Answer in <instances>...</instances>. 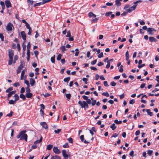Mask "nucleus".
I'll list each match as a JSON object with an SVG mask.
<instances>
[{
  "label": "nucleus",
  "mask_w": 159,
  "mask_h": 159,
  "mask_svg": "<svg viewBox=\"0 0 159 159\" xmlns=\"http://www.w3.org/2000/svg\"><path fill=\"white\" fill-rule=\"evenodd\" d=\"M8 56L9 58L8 65H10L12 64L14 56V51L12 49H10L8 50Z\"/></svg>",
  "instance_id": "obj_1"
},
{
  "label": "nucleus",
  "mask_w": 159,
  "mask_h": 159,
  "mask_svg": "<svg viewBox=\"0 0 159 159\" xmlns=\"http://www.w3.org/2000/svg\"><path fill=\"white\" fill-rule=\"evenodd\" d=\"M78 104L82 108L84 109H87L88 108V105L87 102L84 101H79L78 102Z\"/></svg>",
  "instance_id": "obj_2"
},
{
  "label": "nucleus",
  "mask_w": 159,
  "mask_h": 159,
  "mask_svg": "<svg viewBox=\"0 0 159 159\" xmlns=\"http://www.w3.org/2000/svg\"><path fill=\"white\" fill-rule=\"evenodd\" d=\"M14 97L15 98L14 100H11L9 101V103L10 104H15L16 103V101L18 100L19 99L18 95L16 94H15Z\"/></svg>",
  "instance_id": "obj_3"
},
{
  "label": "nucleus",
  "mask_w": 159,
  "mask_h": 159,
  "mask_svg": "<svg viewBox=\"0 0 159 159\" xmlns=\"http://www.w3.org/2000/svg\"><path fill=\"white\" fill-rule=\"evenodd\" d=\"M24 131V133H22V135L21 136V137L20 138V140H25L26 141H27V135L25 133L26 132V130H23Z\"/></svg>",
  "instance_id": "obj_4"
},
{
  "label": "nucleus",
  "mask_w": 159,
  "mask_h": 159,
  "mask_svg": "<svg viewBox=\"0 0 159 159\" xmlns=\"http://www.w3.org/2000/svg\"><path fill=\"white\" fill-rule=\"evenodd\" d=\"M12 27L14 28L13 24L11 22H9L7 25L6 29L8 31H11L12 30Z\"/></svg>",
  "instance_id": "obj_5"
},
{
  "label": "nucleus",
  "mask_w": 159,
  "mask_h": 159,
  "mask_svg": "<svg viewBox=\"0 0 159 159\" xmlns=\"http://www.w3.org/2000/svg\"><path fill=\"white\" fill-rule=\"evenodd\" d=\"M53 152L57 154H59L61 153L60 150L58 149L57 147H54L53 148Z\"/></svg>",
  "instance_id": "obj_6"
},
{
  "label": "nucleus",
  "mask_w": 159,
  "mask_h": 159,
  "mask_svg": "<svg viewBox=\"0 0 159 159\" xmlns=\"http://www.w3.org/2000/svg\"><path fill=\"white\" fill-rule=\"evenodd\" d=\"M21 35L23 39L24 40V43H25L26 40V36L24 31H22L21 32Z\"/></svg>",
  "instance_id": "obj_7"
},
{
  "label": "nucleus",
  "mask_w": 159,
  "mask_h": 159,
  "mask_svg": "<svg viewBox=\"0 0 159 159\" xmlns=\"http://www.w3.org/2000/svg\"><path fill=\"white\" fill-rule=\"evenodd\" d=\"M80 138L82 142H83L86 144L89 143V142L86 141V140H84V135H81L80 136Z\"/></svg>",
  "instance_id": "obj_8"
},
{
  "label": "nucleus",
  "mask_w": 159,
  "mask_h": 159,
  "mask_svg": "<svg viewBox=\"0 0 159 159\" xmlns=\"http://www.w3.org/2000/svg\"><path fill=\"white\" fill-rule=\"evenodd\" d=\"M5 3L6 7L7 8H9L11 7V4L10 2V1L9 0H6L5 1Z\"/></svg>",
  "instance_id": "obj_9"
},
{
  "label": "nucleus",
  "mask_w": 159,
  "mask_h": 159,
  "mask_svg": "<svg viewBox=\"0 0 159 159\" xmlns=\"http://www.w3.org/2000/svg\"><path fill=\"white\" fill-rule=\"evenodd\" d=\"M137 6L136 5L134 4V5L132 7H130L129 9L128 10V12H130L136 9V7Z\"/></svg>",
  "instance_id": "obj_10"
},
{
  "label": "nucleus",
  "mask_w": 159,
  "mask_h": 159,
  "mask_svg": "<svg viewBox=\"0 0 159 159\" xmlns=\"http://www.w3.org/2000/svg\"><path fill=\"white\" fill-rule=\"evenodd\" d=\"M16 92V90L10 92L7 95V99L8 100L9 98L13 94H15Z\"/></svg>",
  "instance_id": "obj_11"
},
{
  "label": "nucleus",
  "mask_w": 159,
  "mask_h": 159,
  "mask_svg": "<svg viewBox=\"0 0 159 159\" xmlns=\"http://www.w3.org/2000/svg\"><path fill=\"white\" fill-rule=\"evenodd\" d=\"M40 125L45 129H48V125L45 122H41L40 123Z\"/></svg>",
  "instance_id": "obj_12"
},
{
  "label": "nucleus",
  "mask_w": 159,
  "mask_h": 159,
  "mask_svg": "<svg viewBox=\"0 0 159 159\" xmlns=\"http://www.w3.org/2000/svg\"><path fill=\"white\" fill-rule=\"evenodd\" d=\"M62 154L64 157L65 158H66L68 157V155L66 153V151L65 149L62 151Z\"/></svg>",
  "instance_id": "obj_13"
},
{
  "label": "nucleus",
  "mask_w": 159,
  "mask_h": 159,
  "mask_svg": "<svg viewBox=\"0 0 159 159\" xmlns=\"http://www.w3.org/2000/svg\"><path fill=\"white\" fill-rule=\"evenodd\" d=\"M30 83L31 86H34L35 83V80L32 78H30Z\"/></svg>",
  "instance_id": "obj_14"
},
{
  "label": "nucleus",
  "mask_w": 159,
  "mask_h": 159,
  "mask_svg": "<svg viewBox=\"0 0 159 159\" xmlns=\"http://www.w3.org/2000/svg\"><path fill=\"white\" fill-rule=\"evenodd\" d=\"M122 0H116L115 1V5L119 7L121 5V3L120 1H121Z\"/></svg>",
  "instance_id": "obj_15"
},
{
  "label": "nucleus",
  "mask_w": 159,
  "mask_h": 159,
  "mask_svg": "<svg viewBox=\"0 0 159 159\" xmlns=\"http://www.w3.org/2000/svg\"><path fill=\"white\" fill-rule=\"evenodd\" d=\"M26 70V69H24L22 71L21 73V75L20 77V80H23V77L25 75V73Z\"/></svg>",
  "instance_id": "obj_16"
},
{
  "label": "nucleus",
  "mask_w": 159,
  "mask_h": 159,
  "mask_svg": "<svg viewBox=\"0 0 159 159\" xmlns=\"http://www.w3.org/2000/svg\"><path fill=\"white\" fill-rule=\"evenodd\" d=\"M33 96V94L30 93H26L25 94V96L27 98H31Z\"/></svg>",
  "instance_id": "obj_17"
},
{
  "label": "nucleus",
  "mask_w": 159,
  "mask_h": 159,
  "mask_svg": "<svg viewBox=\"0 0 159 159\" xmlns=\"http://www.w3.org/2000/svg\"><path fill=\"white\" fill-rule=\"evenodd\" d=\"M153 31H156V30H154V29L152 28H149L147 29V31L149 32L150 34H151V32Z\"/></svg>",
  "instance_id": "obj_18"
},
{
  "label": "nucleus",
  "mask_w": 159,
  "mask_h": 159,
  "mask_svg": "<svg viewBox=\"0 0 159 159\" xmlns=\"http://www.w3.org/2000/svg\"><path fill=\"white\" fill-rule=\"evenodd\" d=\"M149 40L150 42H156L157 41V40L153 37H149Z\"/></svg>",
  "instance_id": "obj_19"
},
{
  "label": "nucleus",
  "mask_w": 159,
  "mask_h": 159,
  "mask_svg": "<svg viewBox=\"0 0 159 159\" xmlns=\"http://www.w3.org/2000/svg\"><path fill=\"white\" fill-rule=\"evenodd\" d=\"M42 139L43 137L42 136H41L40 139L39 140H37L34 141V143L36 145V144H37L38 143H40L42 141Z\"/></svg>",
  "instance_id": "obj_20"
},
{
  "label": "nucleus",
  "mask_w": 159,
  "mask_h": 159,
  "mask_svg": "<svg viewBox=\"0 0 159 159\" xmlns=\"http://www.w3.org/2000/svg\"><path fill=\"white\" fill-rule=\"evenodd\" d=\"M129 52L128 51H127V52L125 53V59L126 61H129Z\"/></svg>",
  "instance_id": "obj_21"
},
{
  "label": "nucleus",
  "mask_w": 159,
  "mask_h": 159,
  "mask_svg": "<svg viewBox=\"0 0 159 159\" xmlns=\"http://www.w3.org/2000/svg\"><path fill=\"white\" fill-rule=\"evenodd\" d=\"M88 16L89 17H91L92 16H93L94 17H96V15L94 14L92 12H90L88 14Z\"/></svg>",
  "instance_id": "obj_22"
},
{
  "label": "nucleus",
  "mask_w": 159,
  "mask_h": 159,
  "mask_svg": "<svg viewBox=\"0 0 159 159\" xmlns=\"http://www.w3.org/2000/svg\"><path fill=\"white\" fill-rule=\"evenodd\" d=\"M110 128L112 129V130H114L116 128L115 124L114 123L112 124L110 126Z\"/></svg>",
  "instance_id": "obj_23"
},
{
  "label": "nucleus",
  "mask_w": 159,
  "mask_h": 159,
  "mask_svg": "<svg viewBox=\"0 0 159 159\" xmlns=\"http://www.w3.org/2000/svg\"><path fill=\"white\" fill-rule=\"evenodd\" d=\"M99 18H96L94 19L93 18L91 20V23H93L95 22H97L98 21V19Z\"/></svg>",
  "instance_id": "obj_24"
},
{
  "label": "nucleus",
  "mask_w": 159,
  "mask_h": 159,
  "mask_svg": "<svg viewBox=\"0 0 159 159\" xmlns=\"http://www.w3.org/2000/svg\"><path fill=\"white\" fill-rule=\"evenodd\" d=\"M60 157L56 155L55 156H52L51 159H59Z\"/></svg>",
  "instance_id": "obj_25"
},
{
  "label": "nucleus",
  "mask_w": 159,
  "mask_h": 159,
  "mask_svg": "<svg viewBox=\"0 0 159 159\" xmlns=\"http://www.w3.org/2000/svg\"><path fill=\"white\" fill-rule=\"evenodd\" d=\"M0 4L2 6V10H4L5 8V6L4 2L2 1L0 2Z\"/></svg>",
  "instance_id": "obj_26"
},
{
  "label": "nucleus",
  "mask_w": 159,
  "mask_h": 159,
  "mask_svg": "<svg viewBox=\"0 0 159 159\" xmlns=\"http://www.w3.org/2000/svg\"><path fill=\"white\" fill-rule=\"evenodd\" d=\"M147 112L148 113V115H150V116H152L153 115V113L152 112H151L150 111L149 109H147L146 110Z\"/></svg>",
  "instance_id": "obj_27"
},
{
  "label": "nucleus",
  "mask_w": 159,
  "mask_h": 159,
  "mask_svg": "<svg viewBox=\"0 0 159 159\" xmlns=\"http://www.w3.org/2000/svg\"><path fill=\"white\" fill-rule=\"evenodd\" d=\"M13 89V88L12 87H9L7 90H6V93H9L10 91H12Z\"/></svg>",
  "instance_id": "obj_28"
},
{
  "label": "nucleus",
  "mask_w": 159,
  "mask_h": 159,
  "mask_svg": "<svg viewBox=\"0 0 159 159\" xmlns=\"http://www.w3.org/2000/svg\"><path fill=\"white\" fill-rule=\"evenodd\" d=\"M53 145L51 144L48 145L47 147V149L50 150L52 148Z\"/></svg>",
  "instance_id": "obj_29"
},
{
  "label": "nucleus",
  "mask_w": 159,
  "mask_h": 159,
  "mask_svg": "<svg viewBox=\"0 0 159 159\" xmlns=\"http://www.w3.org/2000/svg\"><path fill=\"white\" fill-rule=\"evenodd\" d=\"M20 97L23 100H25L26 99L25 96L22 94H21L20 95Z\"/></svg>",
  "instance_id": "obj_30"
},
{
  "label": "nucleus",
  "mask_w": 159,
  "mask_h": 159,
  "mask_svg": "<svg viewBox=\"0 0 159 159\" xmlns=\"http://www.w3.org/2000/svg\"><path fill=\"white\" fill-rule=\"evenodd\" d=\"M24 131H21V132L19 133V134L18 135H17V136H16V137H17V139H19V138H20V137H21V135H22V133H23H23H24Z\"/></svg>",
  "instance_id": "obj_31"
},
{
  "label": "nucleus",
  "mask_w": 159,
  "mask_h": 159,
  "mask_svg": "<svg viewBox=\"0 0 159 159\" xmlns=\"http://www.w3.org/2000/svg\"><path fill=\"white\" fill-rule=\"evenodd\" d=\"M114 122L116 124H119L122 123V121L121 120L118 121L116 119L114 121Z\"/></svg>",
  "instance_id": "obj_32"
},
{
  "label": "nucleus",
  "mask_w": 159,
  "mask_h": 159,
  "mask_svg": "<svg viewBox=\"0 0 159 159\" xmlns=\"http://www.w3.org/2000/svg\"><path fill=\"white\" fill-rule=\"evenodd\" d=\"M129 5H126L124 9H125L128 12V10L129 9Z\"/></svg>",
  "instance_id": "obj_33"
},
{
  "label": "nucleus",
  "mask_w": 159,
  "mask_h": 159,
  "mask_svg": "<svg viewBox=\"0 0 159 159\" xmlns=\"http://www.w3.org/2000/svg\"><path fill=\"white\" fill-rule=\"evenodd\" d=\"M18 56L17 55H15L14 56V61L13 62V63H16V60H17L18 59Z\"/></svg>",
  "instance_id": "obj_34"
},
{
  "label": "nucleus",
  "mask_w": 159,
  "mask_h": 159,
  "mask_svg": "<svg viewBox=\"0 0 159 159\" xmlns=\"http://www.w3.org/2000/svg\"><path fill=\"white\" fill-rule=\"evenodd\" d=\"M22 47H23V52H25V50L26 48V46L24 44V42H23V44H22Z\"/></svg>",
  "instance_id": "obj_35"
},
{
  "label": "nucleus",
  "mask_w": 159,
  "mask_h": 159,
  "mask_svg": "<svg viewBox=\"0 0 159 159\" xmlns=\"http://www.w3.org/2000/svg\"><path fill=\"white\" fill-rule=\"evenodd\" d=\"M70 80V77H67L64 79L63 80L64 82H68Z\"/></svg>",
  "instance_id": "obj_36"
},
{
  "label": "nucleus",
  "mask_w": 159,
  "mask_h": 159,
  "mask_svg": "<svg viewBox=\"0 0 159 159\" xmlns=\"http://www.w3.org/2000/svg\"><path fill=\"white\" fill-rule=\"evenodd\" d=\"M61 129H58L57 130H55L54 132L55 134H58L60 132H61Z\"/></svg>",
  "instance_id": "obj_37"
},
{
  "label": "nucleus",
  "mask_w": 159,
  "mask_h": 159,
  "mask_svg": "<svg viewBox=\"0 0 159 159\" xmlns=\"http://www.w3.org/2000/svg\"><path fill=\"white\" fill-rule=\"evenodd\" d=\"M61 49L62 52H63L66 50V47L64 46H63L61 47Z\"/></svg>",
  "instance_id": "obj_38"
},
{
  "label": "nucleus",
  "mask_w": 159,
  "mask_h": 159,
  "mask_svg": "<svg viewBox=\"0 0 159 159\" xmlns=\"http://www.w3.org/2000/svg\"><path fill=\"white\" fill-rule=\"evenodd\" d=\"M51 1V0H43L42 3L43 4L50 2Z\"/></svg>",
  "instance_id": "obj_39"
},
{
  "label": "nucleus",
  "mask_w": 159,
  "mask_h": 159,
  "mask_svg": "<svg viewBox=\"0 0 159 159\" xmlns=\"http://www.w3.org/2000/svg\"><path fill=\"white\" fill-rule=\"evenodd\" d=\"M62 55L61 54H59L57 57V60H60L61 59V57Z\"/></svg>",
  "instance_id": "obj_40"
},
{
  "label": "nucleus",
  "mask_w": 159,
  "mask_h": 159,
  "mask_svg": "<svg viewBox=\"0 0 159 159\" xmlns=\"http://www.w3.org/2000/svg\"><path fill=\"white\" fill-rule=\"evenodd\" d=\"M0 38L2 41H4V37L2 34H0Z\"/></svg>",
  "instance_id": "obj_41"
},
{
  "label": "nucleus",
  "mask_w": 159,
  "mask_h": 159,
  "mask_svg": "<svg viewBox=\"0 0 159 159\" xmlns=\"http://www.w3.org/2000/svg\"><path fill=\"white\" fill-rule=\"evenodd\" d=\"M102 94L106 97H108L109 95V93L107 92L103 93H102Z\"/></svg>",
  "instance_id": "obj_42"
},
{
  "label": "nucleus",
  "mask_w": 159,
  "mask_h": 159,
  "mask_svg": "<svg viewBox=\"0 0 159 159\" xmlns=\"http://www.w3.org/2000/svg\"><path fill=\"white\" fill-rule=\"evenodd\" d=\"M42 2H40L39 3H36L34 5V7H35L37 6H39L41 5H42Z\"/></svg>",
  "instance_id": "obj_43"
},
{
  "label": "nucleus",
  "mask_w": 159,
  "mask_h": 159,
  "mask_svg": "<svg viewBox=\"0 0 159 159\" xmlns=\"http://www.w3.org/2000/svg\"><path fill=\"white\" fill-rule=\"evenodd\" d=\"M69 146L68 143H66L64 145H63V147L64 148H66L69 147Z\"/></svg>",
  "instance_id": "obj_44"
},
{
  "label": "nucleus",
  "mask_w": 159,
  "mask_h": 159,
  "mask_svg": "<svg viewBox=\"0 0 159 159\" xmlns=\"http://www.w3.org/2000/svg\"><path fill=\"white\" fill-rule=\"evenodd\" d=\"M71 36V34L70 30H69L67 32V34L66 35V37H70Z\"/></svg>",
  "instance_id": "obj_45"
},
{
  "label": "nucleus",
  "mask_w": 159,
  "mask_h": 159,
  "mask_svg": "<svg viewBox=\"0 0 159 159\" xmlns=\"http://www.w3.org/2000/svg\"><path fill=\"white\" fill-rule=\"evenodd\" d=\"M83 81L85 82V84H87V81H88V79L85 78H83L82 79Z\"/></svg>",
  "instance_id": "obj_46"
},
{
  "label": "nucleus",
  "mask_w": 159,
  "mask_h": 159,
  "mask_svg": "<svg viewBox=\"0 0 159 159\" xmlns=\"http://www.w3.org/2000/svg\"><path fill=\"white\" fill-rule=\"evenodd\" d=\"M123 66L122 65H121L120 68V69L119 70V71L120 72H123Z\"/></svg>",
  "instance_id": "obj_47"
},
{
  "label": "nucleus",
  "mask_w": 159,
  "mask_h": 159,
  "mask_svg": "<svg viewBox=\"0 0 159 159\" xmlns=\"http://www.w3.org/2000/svg\"><path fill=\"white\" fill-rule=\"evenodd\" d=\"M25 92V89L24 87H22L20 91V93L21 94L24 93Z\"/></svg>",
  "instance_id": "obj_48"
},
{
  "label": "nucleus",
  "mask_w": 159,
  "mask_h": 159,
  "mask_svg": "<svg viewBox=\"0 0 159 159\" xmlns=\"http://www.w3.org/2000/svg\"><path fill=\"white\" fill-rule=\"evenodd\" d=\"M30 87H27L26 88V93H30V90L29 88Z\"/></svg>",
  "instance_id": "obj_49"
},
{
  "label": "nucleus",
  "mask_w": 159,
  "mask_h": 159,
  "mask_svg": "<svg viewBox=\"0 0 159 159\" xmlns=\"http://www.w3.org/2000/svg\"><path fill=\"white\" fill-rule=\"evenodd\" d=\"M51 60L52 62L53 63H54L55 61V57H51Z\"/></svg>",
  "instance_id": "obj_50"
},
{
  "label": "nucleus",
  "mask_w": 159,
  "mask_h": 159,
  "mask_svg": "<svg viewBox=\"0 0 159 159\" xmlns=\"http://www.w3.org/2000/svg\"><path fill=\"white\" fill-rule=\"evenodd\" d=\"M13 85L15 87H17L20 86V84L18 82H16L13 84Z\"/></svg>",
  "instance_id": "obj_51"
},
{
  "label": "nucleus",
  "mask_w": 159,
  "mask_h": 159,
  "mask_svg": "<svg viewBox=\"0 0 159 159\" xmlns=\"http://www.w3.org/2000/svg\"><path fill=\"white\" fill-rule=\"evenodd\" d=\"M66 97L67 98L69 99L71 97V94L70 93L66 94Z\"/></svg>",
  "instance_id": "obj_52"
},
{
  "label": "nucleus",
  "mask_w": 159,
  "mask_h": 159,
  "mask_svg": "<svg viewBox=\"0 0 159 159\" xmlns=\"http://www.w3.org/2000/svg\"><path fill=\"white\" fill-rule=\"evenodd\" d=\"M98 57L99 58H101L103 57V52H101V53L99 54L98 55Z\"/></svg>",
  "instance_id": "obj_53"
},
{
  "label": "nucleus",
  "mask_w": 159,
  "mask_h": 159,
  "mask_svg": "<svg viewBox=\"0 0 159 159\" xmlns=\"http://www.w3.org/2000/svg\"><path fill=\"white\" fill-rule=\"evenodd\" d=\"M107 64L106 65V68L108 69L109 68L110 66V63L109 62V61H107Z\"/></svg>",
  "instance_id": "obj_54"
},
{
  "label": "nucleus",
  "mask_w": 159,
  "mask_h": 159,
  "mask_svg": "<svg viewBox=\"0 0 159 159\" xmlns=\"http://www.w3.org/2000/svg\"><path fill=\"white\" fill-rule=\"evenodd\" d=\"M112 13V12L111 11H109L108 12H107L105 14V16H108L111 15Z\"/></svg>",
  "instance_id": "obj_55"
},
{
  "label": "nucleus",
  "mask_w": 159,
  "mask_h": 159,
  "mask_svg": "<svg viewBox=\"0 0 159 159\" xmlns=\"http://www.w3.org/2000/svg\"><path fill=\"white\" fill-rule=\"evenodd\" d=\"M129 103L131 104H134L135 103V100L134 99H132L130 100Z\"/></svg>",
  "instance_id": "obj_56"
},
{
  "label": "nucleus",
  "mask_w": 159,
  "mask_h": 159,
  "mask_svg": "<svg viewBox=\"0 0 159 159\" xmlns=\"http://www.w3.org/2000/svg\"><path fill=\"white\" fill-rule=\"evenodd\" d=\"M13 114V112L12 111H11L10 113L9 114H7V116L11 117Z\"/></svg>",
  "instance_id": "obj_57"
},
{
  "label": "nucleus",
  "mask_w": 159,
  "mask_h": 159,
  "mask_svg": "<svg viewBox=\"0 0 159 159\" xmlns=\"http://www.w3.org/2000/svg\"><path fill=\"white\" fill-rule=\"evenodd\" d=\"M152 153V150H149L148 151L147 153L149 156H151Z\"/></svg>",
  "instance_id": "obj_58"
},
{
  "label": "nucleus",
  "mask_w": 159,
  "mask_h": 159,
  "mask_svg": "<svg viewBox=\"0 0 159 159\" xmlns=\"http://www.w3.org/2000/svg\"><path fill=\"white\" fill-rule=\"evenodd\" d=\"M25 26L26 27V28L27 29H29V30L31 29V28L30 27V25L28 23H27V24H26L25 25Z\"/></svg>",
  "instance_id": "obj_59"
},
{
  "label": "nucleus",
  "mask_w": 159,
  "mask_h": 159,
  "mask_svg": "<svg viewBox=\"0 0 159 159\" xmlns=\"http://www.w3.org/2000/svg\"><path fill=\"white\" fill-rule=\"evenodd\" d=\"M30 42H29L27 44V50H30Z\"/></svg>",
  "instance_id": "obj_60"
},
{
  "label": "nucleus",
  "mask_w": 159,
  "mask_h": 159,
  "mask_svg": "<svg viewBox=\"0 0 159 159\" xmlns=\"http://www.w3.org/2000/svg\"><path fill=\"white\" fill-rule=\"evenodd\" d=\"M40 111L41 116L43 117V115L44 114L43 111L41 109H40Z\"/></svg>",
  "instance_id": "obj_61"
},
{
  "label": "nucleus",
  "mask_w": 159,
  "mask_h": 159,
  "mask_svg": "<svg viewBox=\"0 0 159 159\" xmlns=\"http://www.w3.org/2000/svg\"><path fill=\"white\" fill-rule=\"evenodd\" d=\"M25 83L27 85V87H30L29 81L27 80H25Z\"/></svg>",
  "instance_id": "obj_62"
},
{
  "label": "nucleus",
  "mask_w": 159,
  "mask_h": 159,
  "mask_svg": "<svg viewBox=\"0 0 159 159\" xmlns=\"http://www.w3.org/2000/svg\"><path fill=\"white\" fill-rule=\"evenodd\" d=\"M111 85L112 86H115L116 85V83L114 81H112L111 82Z\"/></svg>",
  "instance_id": "obj_63"
},
{
  "label": "nucleus",
  "mask_w": 159,
  "mask_h": 159,
  "mask_svg": "<svg viewBox=\"0 0 159 159\" xmlns=\"http://www.w3.org/2000/svg\"><path fill=\"white\" fill-rule=\"evenodd\" d=\"M68 140L70 143H73V139L71 138H70L68 139Z\"/></svg>",
  "instance_id": "obj_64"
}]
</instances>
